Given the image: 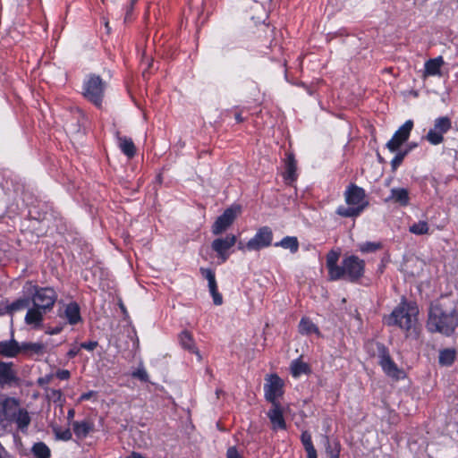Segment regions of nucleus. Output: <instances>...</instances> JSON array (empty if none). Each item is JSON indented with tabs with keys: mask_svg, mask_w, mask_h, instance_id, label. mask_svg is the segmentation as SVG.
<instances>
[{
	"mask_svg": "<svg viewBox=\"0 0 458 458\" xmlns=\"http://www.w3.org/2000/svg\"><path fill=\"white\" fill-rule=\"evenodd\" d=\"M340 270H342L340 279L347 277L350 281L354 282L363 275L364 261L353 255L346 257L342 262Z\"/></svg>",
	"mask_w": 458,
	"mask_h": 458,
	"instance_id": "6",
	"label": "nucleus"
},
{
	"mask_svg": "<svg viewBox=\"0 0 458 458\" xmlns=\"http://www.w3.org/2000/svg\"><path fill=\"white\" fill-rule=\"evenodd\" d=\"M413 122L411 120L406 121L394 134L392 139L386 143V148L391 152H395L403 143H404L412 130Z\"/></svg>",
	"mask_w": 458,
	"mask_h": 458,
	"instance_id": "12",
	"label": "nucleus"
},
{
	"mask_svg": "<svg viewBox=\"0 0 458 458\" xmlns=\"http://www.w3.org/2000/svg\"><path fill=\"white\" fill-rule=\"evenodd\" d=\"M125 458H146L144 457L142 454H140V453H136V452H132L131 454H130L128 456H126Z\"/></svg>",
	"mask_w": 458,
	"mask_h": 458,
	"instance_id": "49",
	"label": "nucleus"
},
{
	"mask_svg": "<svg viewBox=\"0 0 458 458\" xmlns=\"http://www.w3.org/2000/svg\"><path fill=\"white\" fill-rule=\"evenodd\" d=\"M60 316L65 318L71 325H75L81 321L80 307L76 302H70L64 305Z\"/></svg>",
	"mask_w": 458,
	"mask_h": 458,
	"instance_id": "17",
	"label": "nucleus"
},
{
	"mask_svg": "<svg viewBox=\"0 0 458 458\" xmlns=\"http://www.w3.org/2000/svg\"><path fill=\"white\" fill-rule=\"evenodd\" d=\"M201 275L208 280V287L216 284L215 273L210 268H200Z\"/></svg>",
	"mask_w": 458,
	"mask_h": 458,
	"instance_id": "37",
	"label": "nucleus"
},
{
	"mask_svg": "<svg viewBox=\"0 0 458 458\" xmlns=\"http://www.w3.org/2000/svg\"><path fill=\"white\" fill-rule=\"evenodd\" d=\"M291 371L294 377H299L301 374H305L309 371V367L306 363L295 360L291 364Z\"/></svg>",
	"mask_w": 458,
	"mask_h": 458,
	"instance_id": "34",
	"label": "nucleus"
},
{
	"mask_svg": "<svg viewBox=\"0 0 458 458\" xmlns=\"http://www.w3.org/2000/svg\"><path fill=\"white\" fill-rule=\"evenodd\" d=\"M31 419L28 411L24 408H21L13 418V422H15L19 430L25 433L30 424Z\"/></svg>",
	"mask_w": 458,
	"mask_h": 458,
	"instance_id": "22",
	"label": "nucleus"
},
{
	"mask_svg": "<svg viewBox=\"0 0 458 458\" xmlns=\"http://www.w3.org/2000/svg\"><path fill=\"white\" fill-rule=\"evenodd\" d=\"M275 246H280L284 249H288L292 253H295L299 250V242L296 237L286 236L282 239L281 242H276Z\"/></svg>",
	"mask_w": 458,
	"mask_h": 458,
	"instance_id": "31",
	"label": "nucleus"
},
{
	"mask_svg": "<svg viewBox=\"0 0 458 458\" xmlns=\"http://www.w3.org/2000/svg\"><path fill=\"white\" fill-rule=\"evenodd\" d=\"M445 62L442 56L428 60L424 65L423 78L429 76H441V68Z\"/></svg>",
	"mask_w": 458,
	"mask_h": 458,
	"instance_id": "18",
	"label": "nucleus"
},
{
	"mask_svg": "<svg viewBox=\"0 0 458 458\" xmlns=\"http://www.w3.org/2000/svg\"><path fill=\"white\" fill-rule=\"evenodd\" d=\"M132 377L139 378L141 381L147 382L148 380V375L145 369L140 368L132 373Z\"/></svg>",
	"mask_w": 458,
	"mask_h": 458,
	"instance_id": "42",
	"label": "nucleus"
},
{
	"mask_svg": "<svg viewBox=\"0 0 458 458\" xmlns=\"http://www.w3.org/2000/svg\"><path fill=\"white\" fill-rule=\"evenodd\" d=\"M327 454L329 455L330 458H338V451H334V450H327Z\"/></svg>",
	"mask_w": 458,
	"mask_h": 458,
	"instance_id": "50",
	"label": "nucleus"
},
{
	"mask_svg": "<svg viewBox=\"0 0 458 458\" xmlns=\"http://www.w3.org/2000/svg\"><path fill=\"white\" fill-rule=\"evenodd\" d=\"M238 249L240 250H244L245 249H247L246 244H243L242 242H239Z\"/></svg>",
	"mask_w": 458,
	"mask_h": 458,
	"instance_id": "52",
	"label": "nucleus"
},
{
	"mask_svg": "<svg viewBox=\"0 0 458 458\" xmlns=\"http://www.w3.org/2000/svg\"><path fill=\"white\" fill-rule=\"evenodd\" d=\"M67 416H68V419H72L73 416H74V411L73 410H69L68 411V413H67Z\"/></svg>",
	"mask_w": 458,
	"mask_h": 458,
	"instance_id": "53",
	"label": "nucleus"
},
{
	"mask_svg": "<svg viewBox=\"0 0 458 458\" xmlns=\"http://www.w3.org/2000/svg\"><path fill=\"white\" fill-rule=\"evenodd\" d=\"M92 394H93V392L85 393L81 396V400H88L92 396Z\"/></svg>",
	"mask_w": 458,
	"mask_h": 458,
	"instance_id": "51",
	"label": "nucleus"
},
{
	"mask_svg": "<svg viewBox=\"0 0 458 458\" xmlns=\"http://www.w3.org/2000/svg\"><path fill=\"white\" fill-rule=\"evenodd\" d=\"M296 161L294 159V156L292 153L287 154V157L285 160V171L284 173V178L286 182L291 183L297 178L296 173Z\"/></svg>",
	"mask_w": 458,
	"mask_h": 458,
	"instance_id": "21",
	"label": "nucleus"
},
{
	"mask_svg": "<svg viewBox=\"0 0 458 458\" xmlns=\"http://www.w3.org/2000/svg\"><path fill=\"white\" fill-rule=\"evenodd\" d=\"M236 243V237L228 234L225 238H217L212 242V249L217 253L222 262H225L229 257L227 250Z\"/></svg>",
	"mask_w": 458,
	"mask_h": 458,
	"instance_id": "13",
	"label": "nucleus"
},
{
	"mask_svg": "<svg viewBox=\"0 0 458 458\" xmlns=\"http://www.w3.org/2000/svg\"><path fill=\"white\" fill-rule=\"evenodd\" d=\"M20 352H21V349L14 340L5 341L0 344V354L3 356L14 357Z\"/></svg>",
	"mask_w": 458,
	"mask_h": 458,
	"instance_id": "23",
	"label": "nucleus"
},
{
	"mask_svg": "<svg viewBox=\"0 0 458 458\" xmlns=\"http://www.w3.org/2000/svg\"><path fill=\"white\" fill-rule=\"evenodd\" d=\"M208 288H209V292L212 295L214 303L216 305H221L223 303V297L217 291V285L214 284V287H213V285H211Z\"/></svg>",
	"mask_w": 458,
	"mask_h": 458,
	"instance_id": "40",
	"label": "nucleus"
},
{
	"mask_svg": "<svg viewBox=\"0 0 458 458\" xmlns=\"http://www.w3.org/2000/svg\"><path fill=\"white\" fill-rule=\"evenodd\" d=\"M208 288H209V292L212 295L214 303L216 305H221L223 303V297L217 291V285L214 284V287H213V285H211Z\"/></svg>",
	"mask_w": 458,
	"mask_h": 458,
	"instance_id": "41",
	"label": "nucleus"
},
{
	"mask_svg": "<svg viewBox=\"0 0 458 458\" xmlns=\"http://www.w3.org/2000/svg\"><path fill=\"white\" fill-rule=\"evenodd\" d=\"M56 297V293L52 288L37 289L32 296L33 308L29 309L25 322L28 325L39 326L43 320V315L53 308Z\"/></svg>",
	"mask_w": 458,
	"mask_h": 458,
	"instance_id": "2",
	"label": "nucleus"
},
{
	"mask_svg": "<svg viewBox=\"0 0 458 458\" xmlns=\"http://www.w3.org/2000/svg\"><path fill=\"white\" fill-rule=\"evenodd\" d=\"M235 120L238 122V123H241L243 121L242 115L240 114H235Z\"/></svg>",
	"mask_w": 458,
	"mask_h": 458,
	"instance_id": "54",
	"label": "nucleus"
},
{
	"mask_svg": "<svg viewBox=\"0 0 458 458\" xmlns=\"http://www.w3.org/2000/svg\"><path fill=\"white\" fill-rule=\"evenodd\" d=\"M54 394H58L59 396H60V394H61L59 391H54Z\"/></svg>",
	"mask_w": 458,
	"mask_h": 458,
	"instance_id": "58",
	"label": "nucleus"
},
{
	"mask_svg": "<svg viewBox=\"0 0 458 458\" xmlns=\"http://www.w3.org/2000/svg\"><path fill=\"white\" fill-rule=\"evenodd\" d=\"M409 150H404L397 153L395 157L391 161V167L393 171H395L398 166L402 164L403 158L408 154Z\"/></svg>",
	"mask_w": 458,
	"mask_h": 458,
	"instance_id": "39",
	"label": "nucleus"
},
{
	"mask_svg": "<svg viewBox=\"0 0 458 458\" xmlns=\"http://www.w3.org/2000/svg\"><path fill=\"white\" fill-rule=\"evenodd\" d=\"M301 443L307 452L308 458H317V451L312 444L311 435L308 431H303L301 437Z\"/></svg>",
	"mask_w": 458,
	"mask_h": 458,
	"instance_id": "27",
	"label": "nucleus"
},
{
	"mask_svg": "<svg viewBox=\"0 0 458 458\" xmlns=\"http://www.w3.org/2000/svg\"><path fill=\"white\" fill-rule=\"evenodd\" d=\"M414 147H416V144H411V146L410 147V148L408 150L410 151Z\"/></svg>",
	"mask_w": 458,
	"mask_h": 458,
	"instance_id": "57",
	"label": "nucleus"
},
{
	"mask_svg": "<svg viewBox=\"0 0 458 458\" xmlns=\"http://www.w3.org/2000/svg\"><path fill=\"white\" fill-rule=\"evenodd\" d=\"M21 349L24 352L43 355L46 352L47 346L42 343H24L21 344Z\"/></svg>",
	"mask_w": 458,
	"mask_h": 458,
	"instance_id": "28",
	"label": "nucleus"
},
{
	"mask_svg": "<svg viewBox=\"0 0 458 458\" xmlns=\"http://www.w3.org/2000/svg\"><path fill=\"white\" fill-rule=\"evenodd\" d=\"M32 453L37 458H49L50 449L42 442L36 443L32 447Z\"/></svg>",
	"mask_w": 458,
	"mask_h": 458,
	"instance_id": "33",
	"label": "nucleus"
},
{
	"mask_svg": "<svg viewBox=\"0 0 458 458\" xmlns=\"http://www.w3.org/2000/svg\"><path fill=\"white\" fill-rule=\"evenodd\" d=\"M418 313L416 305L402 301L392 313L385 318V322L388 326H397L403 330L409 331L415 327Z\"/></svg>",
	"mask_w": 458,
	"mask_h": 458,
	"instance_id": "3",
	"label": "nucleus"
},
{
	"mask_svg": "<svg viewBox=\"0 0 458 458\" xmlns=\"http://www.w3.org/2000/svg\"><path fill=\"white\" fill-rule=\"evenodd\" d=\"M30 300L29 299H19L15 301H13L12 304L8 305L6 307V310L9 311V312H13V311H16V310H23V309H26V308H29L30 306Z\"/></svg>",
	"mask_w": 458,
	"mask_h": 458,
	"instance_id": "35",
	"label": "nucleus"
},
{
	"mask_svg": "<svg viewBox=\"0 0 458 458\" xmlns=\"http://www.w3.org/2000/svg\"><path fill=\"white\" fill-rule=\"evenodd\" d=\"M53 431L55 435L56 439L68 441L72 438V432L69 428H61L60 427H53Z\"/></svg>",
	"mask_w": 458,
	"mask_h": 458,
	"instance_id": "36",
	"label": "nucleus"
},
{
	"mask_svg": "<svg viewBox=\"0 0 458 458\" xmlns=\"http://www.w3.org/2000/svg\"><path fill=\"white\" fill-rule=\"evenodd\" d=\"M409 232L415 235H425L430 233V227L426 220L415 222L409 227Z\"/></svg>",
	"mask_w": 458,
	"mask_h": 458,
	"instance_id": "29",
	"label": "nucleus"
},
{
	"mask_svg": "<svg viewBox=\"0 0 458 458\" xmlns=\"http://www.w3.org/2000/svg\"><path fill=\"white\" fill-rule=\"evenodd\" d=\"M79 352H80V348L73 347L68 352L67 355L69 358H73L79 353Z\"/></svg>",
	"mask_w": 458,
	"mask_h": 458,
	"instance_id": "48",
	"label": "nucleus"
},
{
	"mask_svg": "<svg viewBox=\"0 0 458 458\" xmlns=\"http://www.w3.org/2000/svg\"><path fill=\"white\" fill-rule=\"evenodd\" d=\"M264 385L265 398L271 403H278L277 399L284 394V381L276 374L266 378Z\"/></svg>",
	"mask_w": 458,
	"mask_h": 458,
	"instance_id": "9",
	"label": "nucleus"
},
{
	"mask_svg": "<svg viewBox=\"0 0 458 458\" xmlns=\"http://www.w3.org/2000/svg\"><path fill=\"white\" fill-rule=\"evenodd\" d=\"M458 327V311L453 301L443 297L430 306L428 328L449 335Z\"/></svg>",
	"mask_w": 458,
	"mask_h": 458,
	"instance_id": "1",
	"label": "nucleus"
},
{
	"mask_svg": "<svg viewBox=\"0 0 458 458\" xmlns=\"http://www.w3.org/2000/svg\"><path fill=\"white\" fill-rule=\"evenodd\" d=\"M201 275L208 280V287L216 284L215 273L210 268H200Z\"/></svg>",
	"mask_w": 458,
	"mask_h": 458,
	"instance_id": "38",
	"label": "nucleus"
},
{
	"mask_svg": "<svg viewBox=\"0 0 458 458\" xmlns=\"http://www.w3.org/2000/svg\"><path fill=\"white\" fill-rule=\"evenodd\" d=\"M340 253L335 250H330L327 255V267L328 269L329 279L332 281L339 280L340 274L342 273L340 270V266H337V261L339 259Z\"/></svg>",
	"mask_w": 458,
	"mask_h": 458,
	"instance_id": "16",
	"label": "nucleus"
},
{
	"mask_svg": "<svg viewBox=\"0 0 458 458\" xmlns=\"http://www.w3.org/2000/svg\"><path fill=\"white\" fill-rule=\"evenodd\" d=\"M455 359V351L454 349H445L439 352V363L441 365L449 366Z\"/></svg>",
	"mask_w": 458,
	"mask_h": 458,
	"instance_id": "32",
	"label": "nucleus"
},
{
	"mask_svg": "<svg viewBox=\"0 0 458 458\" xmlns=\"http://www.w3.org/2000/svg\"><path fill=\"white\" fill-rule=\"evenodd\" d=\"M344 198L348 207L340 206L336 210L341 216H357L368 206L365 191L357 185H350L344 192Z\"/></svg>",
	"mask_w": 458,
	"mask_h": 458,
	"instance_id": "4",
	"label": "nucleus"
},
{
	"mask_svg": "<svg viewBox=\"0 0 458 458\" xmlns=\"http://www.w3.org/2000/svg\"><path fill=\"white\" fill-rule=\"evenodd\" d=\"M70 371L67 369H61L56 372V377L62 380L68 379L70 377Z\"/></svg>",
	"mask_w": 458,
	"mask_h": 458,
	"instance_id": "46",
	"label": "nucleus"
},
{
	"mask_svg": "<svg viewBox=\"0 0 458 458\" xmlns=\"http://www.w3.org/2000/svg\"><path fill=\"white\" fill-rule=\"evenodd\" d=\"M179 341L181 346L188 352L197 355L198 360H201V355L198 351L192 335L188 331H183L179 335Z\"/></svg>",
	"mask_w": 458,
	"mask_h": 458,
	"instance_id": "20",
	"label": "nucleus"
},
{
	"mask_svg": "<svg viewBox=\"0 0 458 458\" xmlns=\"http://www.w3.org/2000/svg\"><path fill=\"white\" fill-rule=\"evenodd\" d=\"M377 246L374 243L367 242L360 246V250L363 252L373 251L377 250Z\"/></svg>",
	"mask_w": 458,
	"mask_h": 458,
	"instance_id": "44",
	"label": "nucleus"
},
{
	"mask_svg": "<svg viewBox=\"0 0 458 458\" xmlns=\"http://www.w3.org/2000/svg\"><path fill=\"white\" fill-rule=\"evenodd\" d=\"M98 346L97 342H85L81 344V348L86 349L88 351H93Z\"/></svg>",
	"mask_w": 458,
	"mask_h": 458,
	"instance_id": "45",
	"label": "nucleus"
},
{
	"mask_svg": "<svg viewBox=\"0 0 458 458\" xmlns=\"http://www.w3.org/2000/svg\"><path fill=\"white\" fill-rule=\"evenodd\" d=\"M46 382H48V379L40 378V379L38 380V383H39L40 385H42L43 383H46Z\"/></svg>",
	"mask_w": 458,
	"mask_h": 458,
	"instance_id": "55",
	"label": "nucleus"
},
{
	"mask_svg": "<svg viewBox=\"0 0 458 458\" xmlns=\"http://www.w3.org/2000/svg\"><path fill=\"white\" fill-rule=\"evenodd\" d=\"M59 332V329H54V331L52 332V334L54 333H58Z\"/></svg>",
	"mask_w": 458,
	"mask_h": 458,
	"instance_id": "59",
	"label": "nucleus"
},
{
	"mask_svg": "<svg viewBox=\"0 0 458 458\" xmlns=\"http://www.w3.org/2000/svg\"><path fill=\"white\" fill-rule=\"evenodd\" d=\"M4 314V312L2 310H0V315Z\"/></svg>",
	"mask_w": 458,
	"mask_h": 458,
	"instance_id": "60",
	"label": "nucleus"
},
{
	"mask_svg": "<svg viewBox=\"0 0 458 458\" xmlns=\"http://www.w3.org/2000/svg\"><path fill=\"white\" fill-rule=\"evenodd\" d=\"M380 365L385 371L386 374H387L389 377L399 378L400 374L402 373L401 370L397 368L396 364L393 361L389 354L386 352L385 348L382 349L380 352Z\"/></svg>",
	"mask_w": 458,
	"mask_h": 458,
	"instance_id": "15",
	"label": "nucleus"
},
{
	"mask_svg": "<svg viewBox=\"0 0 458 458\" xmlns=\"http://www.w3.org/2000/svg\"><path fill=\"white\" fill-rule=\"evenodd\" d=\"M226 457L227 458H242L241 454L238 453L237 449L234 446H231L227 449Z\"/></svg>",
	"mask_w": 458,
	"mask_h": 458,
	"instance_id": "43",
	"label": "nucleus"
},
{
	"mask_svg": "<svg viewBox=\"0 0 458 458\" xmlns=\"http://www.w3.org/2000/svg\"><path fill=\"white\" fill-rule=\"evenodd\" d=\"M452 127L451 119L441 116L434 121V127L426 135V140L432 145H438L444 141V134Z\"/></svg>",
	"mask_w": 458,
	"mask_h": 458,
	"instance_id": "7",
	"label": "nucleus"
},
{
	"mask_svg": "<svg viewBox=\"0 0 458 458\" xmlns=\"http://www.w3.org/2000/svg\"><path fill=\"white\" fill-rule=\"evenodd\" d=\"M388 199L399 203L402 206H407L410 200L409 192L404 188H393Z\"/></svg>",
	"mask_w": 458,
	"mask_h": 458,
	"instance_id": "25",
	"label": "nucleus"
},
{
	"mask_svg": "<svg viewBox=\"0 0 458 458\" xmlns=\"http://www.w3.org/2000/svg\"><path fill=\"white\" fill-rule=\"evenodd\" d=\"M72 428L77 437L84 438L92 430L93 424L87 420L74 421L72 423Z\"/></svg>",
	"mask_w": 458,
	"mask_h": 458,
	"instance_id": "26",
	"label": "nucleus"
},
{
	"mask_svg": "<svg viewBox=\"0 0 458 458\" xmlns=\"http://www.w3.org/2000/svg\"><path fill=\"white\" fill-rule=\"evenodd\" d=\"M105 26H106V28L107 30H109V26H108V22H107V21H106V22H105Z\"/></svg>",
	"mask_w": 458,
	"mask_h": 458,
	"instance_id": "56",
	"label": "nucleus"
},
{
	"mask_svg": "<svg viewBox=\"0 0 458 458\" xmlns=\"http://www.w3.org/2000/svg\"><path fill=\"white\" fill-rule=\"evenodd\" d=\"M299 331L302 335L317 334L319 335L318 327L307 318H301L299 324Z\"/></svg>",
	"mask_w": 458,
	"mask_h": 458,
	"instance_id": "30",
	"label": "nucleus"
},
{
	"mask_svg": "<svg viewBox=\"0 0 458 458\" xmlns=\"http://www.w3.org/2000/svg\"><path fill=\"white\" fill-rule=\"evenodd\" d=\"M18 400L13 397H6L0 401V424L6 428L13 422V418L20 411Z\"/></svg>",
	"mask_w": 458,
	"mask_h": 458,
	"instance_id": "8",
	"label": "nucleus"
},
{
	"mask_svg": "<svg viewBox=\"0 0 458 458\" xmlns=\"http://www.w3.org/2000/svg\"><path fill=\"white\" fill-rule=\"evenodd\" d=\"M118 145L122 152L131 158L135 156L136 148L131 139L117 135Z\"/></svg>",
	"mask_w": 458,
	"mask_h": 458,
	"instance_id": "24",
	"label": "nucleus"
},
{
	"mask_svg": "<svg viewBox=\"0 0 458 458\" xmlns=\"http://www.w3.org/2000/svg\"><path fill=\"white\" fill-rule=\"evenodd\" d=\"M239 207H231L225 210V212L216 218L212 225V233L215 235L224 233L234 221L240 213Z\"/></svg>",
	"mask_w": 458,
	"mask_h": 458,
	"instance_id": "10",
	"label": "nucleus"
},
{
	"mask_svg": "<svg viewBox=\"0 0 458 458\" xmlns=\"http://www.w3.org/2000/svg\"><path fill=\"white\" fill-rule=\"evenodd\" d=\"M16 380V373L13 369L12 362H4L0 360V386L11 385Z\"/></svg>",
	"mask_w": 458,
	"mask_h": 458,
	"instance_id": "19",
	"label": "nucleus"
},
{
	"mask_svg": "<svg viewBox=\"0 0 458 458\" xmlns=\"http://www.w3.org/2000/svg\"><path fill=\"white\" fill-rule=\"evenodd\" d=\"M106 88L105 82L98 75H89L83 83L82 94L86 99L97 106H100Z\"/></svg>",
	"mask_w": 458,
	"mask_h": 458,
	"instance_id": "5",
	"label": "nucleus"
},
{
	"mask_svg": "<svg viewBox=\"0 0 458 458\" xmlns=\"http://www.w3.org/2000/svg\"><path fill=\"white\" fill-rule=\"evenodd\" d=\"M267 417L274 430L285 429L286 424L283 415V408L279 403H271V408L267 411Z\"/></svg>",
	"mask_w": 458,
	"mask_h": 458,
	"instance_id": "14",
	"label": "nucleus"
},
{
	"mask_svg": "<svg viewBox=\"0 0 458 458\" xmlns=\"http://www.w3.org/2000/svg\"><path fill=\"white\" fill-rule=\"evenodd\" d=\"M137 1L138 0H131L130 5L128 6V9H127V12H126L125 20L128 19L129 15L132 12L134 4H136Z\"/></svg>",
	"mask_w": 458,
	"mask_h": 458,
	"instance_id": "47",
	"label": "nucleus"
},
{
	"mask_svg": "<svg viewBox=\"0 0 458 458\" xmlns=\"http://www.w3.org/2000/svg\"><path fill=\"white\" fill-rule=\"evenodd\" d=\"M273 233L272 230L267 226H263L251 238L247 243L248 250H259L262 248L268 247L272 242Z\"/></svg>",
	"mask_w": 458,
	"mask_h": 458,
	"instance_id": "11",
	"label": "nucleus"
}]
</instances>
